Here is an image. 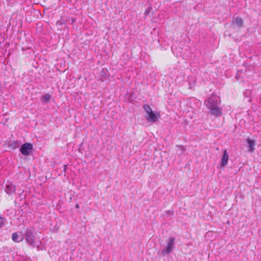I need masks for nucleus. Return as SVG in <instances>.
I'll return each instance as SVG.
<instances>
[{"label":"nucleus","instance_id":"nucleus-1","mask_svg":"<svg viewBox=\"0 0 261 261\" xmlns=\"http://www.w3.org/2000/svg\"><path fill=\"white\" fill-rule=\"evenodd\" d=\"M205 106L211 110L212 115L216 116L221 115V110L219 107L220 100L218 98L209 97L204 101Z\"/></svg>","mask_w":261,"mask_h":261},{"label":"nucleus","instance_id":"nucleus-2","mask_svg":"<svg viewBox=\"0 0 261 261\" xmlns=\"http://www.w3.org/2000/svg\"><path fill=\"white\" fill-rule=\"evenodd\" d=\"M34 229L32 227L27 228L25 230V238L27 243L33 247L36 246L35 237L34 234Z\"/></svg>","mask_w":261,"mask_h":261},{"label":"nucleus","instance_id":"nucleus-3","mask_svg":"<svg viewBox=\"0 0 261 261\" xmlns=\"http://www.w3.org/2000/svg\"><path fill=\"white\" fill-rule=\"evenodd\" d=\"M33 149V145L31 143H26L24 144L20 148V151L24 155H28L30 154Z\"/></svg>","mask_w":261,"mask_h":261},{"label":"nucleus","instance_id":"nucleus-4","mask_svg":"<svg viewBox=\"0 0 261 261\" xmlns=\"http://www.w3.org/2000/svg\"><path fill=\"white\" fill-rule=\"evenodd\" d=\"M174 240L175 239L173 238L169 239V241L167 243L166 248L162 251V254L163 256L169 254L172 251Z\"/></svg>","mask_w":261,"mask_h":261},{"label":"nucleus","instance_id":"nucleus-5","mask_svg":"<svg viewBox=\"0 0 261 261\" xmlns=\"http://www.w3.org/2000/svg\"><path fill=\"white\" fill-rule=\"evenodd\" d=\"M146 118L149 122H155L158 120V116L153 111L147 114Z\"/></svg>","mask_w":261,"mask_h":261},{"label":"nucleus","instance_id":"nucleus-6","mask_svg":"<svg viewBox=\"0 0 261 261\" xmlns=\"http://www.w3.org/2000/svg\"><path fill=\"white\" fill-rule=\"evenodd\" d=\"M228 155L227 152L226 150H224L223 156L221 159V166L224 167V166H226L228 163Z\"/></svg>","mask_w":261,"mask_h":261},{"label":"nucleus","instance_id":"nucleus-7","mask_svg":"<svg viewBox=\"0 0 261 261\" xmlns=\"http://www.w3.org/2000/svg\"><path fill=\"white\" fill-rule=\"evenodd\" d=\"M232 23L238 28H242L243 26V20L242 18L237 17L232 19Z\"/></svg>","mask_w":261,"mask_h":261},{"label":"nucleus","instance_id":"nucleus-8","mask_svg":"<svg viewBox=\"0 0 261 261\" xmlns=\"http://www.w3.org/2000/svg\"><path fill=\"white\" fill-rule=\"evenodd\" d=\"M5 191L8 194H11L15 192V187L12 184H8L6 185Z\"/></svg>","mask_w":261,"mask_h":261},{"label":"nucleus","instance_id":"nucleus-9","mask_svg":"<svg viewBox=\"0 0 261 261\" xmlns=\"http://www.w3.org/2000/svg\"><path fill=\"white\" fill-rule=\"evenodd\" d=\"M247 142L248 144V151L253 152L254 150L255 143L254 141L249 138L247 139Z\"/></svg>","mask_w":261,"mask_h":261},{"label":"nucleus","instance_id":"nucleus-10","mask_svg":"<svg viewBox=\"0 0 261 261\" xmlns=\"http://www.w3.org/2000/svg\"><path fill=\"white\" fill-rule=\"evenodd\" d=\"M12 239L15 242H19L22 240V238L19 237V235L16 232L12 234Z\"/></svg>","mask_w":261,"mask_h":261},{"label":"nucleus","instance_id":"nucleus-11","mask_svg":"<svg viewBox=\"0 0 261 261\" xmlns=\"http://www.w3.org/2000/svg\"><path fill=\"white\" fill-rule=\"evenodd\" d=\"M50 98H51V95L49 94H48V93L45 94L43 97V101L44 102L47 103L49 102Z\"/></svg>","mask_w":261,"mask_h":261},{"label":"nucleus","instance_id":"nucleus-12","mask_svg":"<svg viewBox=\"0 0 261 261\" xmlns=\"http://www.w3.org/2000/svg\"><path fill=\"white\" fill-rule=\"evenodd\" d=\"M143 108L145 111L146 112L147 114L152 111L150 107L147 104L144 105L143 106Z\"/></svg>","mask_w":261,"mask_h":261},{"label":"nucleus","instance_id":"nucleus-13","mask_svg":"<svg viewBox=\"0 0 261 261\" xmlns=\"http://www.w3.org/2000/svg\"><path fill=\"white\" fill-rule=\"evenodd\" d=\"M11 146L12 147L13 149H15L16 148L18 147V143L17 141H14L12 142Z\"/></svg>","mask_w":261,"mask_h":261},{"label":"nucleus","instance_id":"nucleus-14","mask_svg":"<svg viewBox=\"0 0 261 261\" xmlns=\"http://www.w3.org/2000/svg\"><path fill=\"white\" fill-rule=\"evenodd\" d=\"M5 221V219L2 217H0V228L3 226Z\"/></svg>","mask_w":261,"mask_h":261},{"label":"nucleus","instance_id":"nucleus-15","mask_svg":"<svg viewBox=\"0 0 261 261\" xmlns=\"http://www.w3.org/2000/svg\"><path fill=\"white\" fill-rule=\"evenodd\" d=\"M167 214L170 215H173L174 214L173 211L169 210L167 211Z\"/></svg>","mask_w":261,"mask_h":261},{"label":"nucleus","instance_id":"nucleus-16","mask_svg":"<svg viewBox=\"0 0 261 261\" xmlns=\"http://www.w3.org/2000/svg\"><path fill=\"white\" fill-rule=\"evenodd\" d=\"M177 147L178 148H179V149H180L182 151L185 150V148H184V146H178V145H177Z\"/></svg>","mask_w":261,"mask_h":261},{"label":"nucleus","instance_id":"nucleus-17","mask_svg":"<svg viewBox=\"0 0 261 261\" xmlns=\"http://www.w3.org/2000/svg\"><path fill=\"white\" fill-rule=\"evenodd\" d=\"M67 165H64V172H65V170L67 169Z\"/></svg>","mask_w":261,"mask_h":261},{"label":"nucleus","instance_id":"nucleus-18","mask_svg":"<svg viewBox=\"0 0 261 261\" xmlns=\"http://www.w3.org/2000/svg\"><path fill=\"white\" fill-rule=\"evenodd\" d=\"M75 207H76V208H79V205L78 204H76L75 205Z\"/></svg>","mask_w":261,"mask_h":261}]
</instances>
